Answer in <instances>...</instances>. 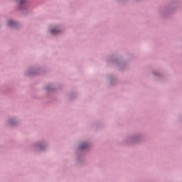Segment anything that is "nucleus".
Here are the masks:
<instances>
[{"label": "nucleus", "instance_id": "obj_1", "mask_svg": "<svg viewBox=\"0 0 182 182\" xmlns=\"http://www.w3.org/2000/svg\"><path fill=\"white\" fill-rule=\"evenodd\" d=\"M16 24V23L13 21H9L8 26H14Z\"/></svg>", "mask_w": 182, "mask_h": 182}, {"label": "nucleus", "instance_id": "obj_2", "mask_svg": "<svg viewBox=\"0 0 182 182\" xmlns=\"http://www.w3.org/2000/svg\"><path fill=\"white\" fill-rule=\"evenodd\" d=\"M50 33L53 34H56L59 33V30H50Z\"/></svg>", "mask_w": 182, "mask_h": 182}, {"label": "nucleus", "instance_id": "obj_3", "mask_svg": "<svg viewBox=\"0 0 182 182\" xmlns=\"http://www.w3.org/2000/svg\"><path fill=\"white\" fill-rule=\"evenodd\" d=\"M81 148H83V146H81Z\"/></svg>", "mask_w": 182, "mask_h": 182}]
</instances>
